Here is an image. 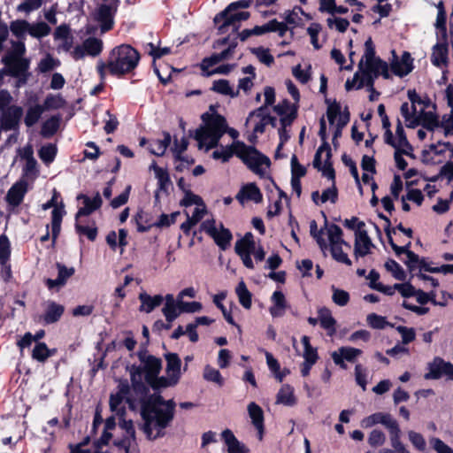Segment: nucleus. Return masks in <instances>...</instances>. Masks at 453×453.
<instances>
[{"label":"nucleus","mask_w":453,"mask_h":453,"mask_svg":"<svg viewBox=\"0 0 453 453\" xmlns=\"http://www.w3.org/2000/svg\"><path fill=\"white\" fill-rule=\"evenodd\" d=\"M27 182L19 180L12 185L4 198H24L27 191Z\"/></svg>","instance_id":"obj_55"},{"label":"nucleus","mask_w":453,"mask_h":453,"mask_svg":"<svg viewBox=\"0 0 453 453\" xmlns=\"http://www.w3.org/2000/svg\"><path fill=\"white\" fill-rule=\"evenodd\" d=\"M319 322L320 326L327 330L328 334H332L335 331L336 320L332 317L330 311L326 308H320L318 311Z\"/></svg>","instance_id":"obj_37"},{"label":"nucleus","mask_w":453,"mask_h":453,"mask_svg":"<svg viewBox=\"0 0 453 453\" xmlns=\"http://www.w3.org/2000/svg\"><path fill=\"white\" fill-rule=\"evenodd\" d=\"M248 412L249 416L252 421V424L258 431L259 439H262V434L264 431V413L263 410L260 406H258L256 403H250L248 405Z\"/></svg>","instance_id":"obj_27"},{"label":"nucleus","mask_w":453,"mask_h":453,"mask_svg":"<svg viewBox=\"0 0 453 453\" xmlns=\"http://www.w3.org/2000/svg\"><path fill=\"white\" fill-rule=\"evenodd\" d=\"M75 227L80 234L86 235L90 241H94L96 237V227L92 225H88L87 220H76Z\"/></svg>","instance_id":"obj_50"},{"label":"nucleus","mask_w":453,"mask_h":453,"mask_svg":"<svg viewBox=\"0 0 453 453\" xmlns=\"http://www.w3.org/2000/svg\"><path fill=\"white\" fill-rule=\"evenodd\" d=\"M61 115L56 114L47 119L41 127V134L44 138L52 137L58 130L61 123Z\"/></svg>","instance_id":"obj_33"},{"label":"nucleus","mask_w":453,"mask_h":453,"mask_svg":"<svg viewBox=\"0 0 453 453\" xmlns=\"http://www.w3.org/2000/svg\"><path fill=\"white\" fill-rule=\"evenodd\" d=\"M250 52L254 54L258 60L267 66H271L274 63V58L270 53L269 49H265L262 46L257 48H250Z\"/></svg>","instance_id":"obj_51"},{"label":"nucleus","mask_w":453,"mask_h":453,"mask_svg":"<svg viewBox=\"0 0 453 453\" xmlns=\"http://www.w3.org/2000/svg\"><path fill=\"white\" fill-rule=\"evenodd\" d=\"M211 90L223 96H229L231 97H236L239 96V90L237 89L234 91L230 86L229 81L225 79L214 81Z\"/></svg>","instance_id":"obj_38"},{"label":"nucleus","mask_w":453,"mask_h":453,"mask_svg":"<svg viewBox=\"0 0 453 453\" xmlns=\"http://www.w3.org/2000/svg\"><path fill=\"white\" fill-rule=\"evenodd\" d=\"M12 50L7 52L4 58H24L23 56L26 52V46L22 41L12 42Z\"/></svg>","instance_id":"obj_62"},{"label":"nucleus","mask_w":453,"mask_h":453,"mask_svg":"<svg viewBox=\"0 0 453 453\" xmlns=\"http://www.w3.org/2000/svg\"><path fill=\"white\" fill-rule=\"evenodd\" d=\"M3 64L5 65V70L8 72V76L17 78V87L19 88L27 82L30 73H28L30 61L27 58H2Z\"/></svg>","instance_id":"obj_10"},{"label":"nucleus","mask_w":453,"mask_h":453,"mask_svg":"<svg viewBox=\"0 0 453 453\" xmlns=\"http://www.w3.org/2000/svg\"><path fill=\"white\" fill-rule=\"evenodd\" d=\"M407 434L409 441L417 450L421 452H425L426 450V442L421 434L410 430Z\"/></svg>","instance_id":"obj_57"},{"label":"nucleus","mask_w":453,"mask_h":453,"mask_svg":"<svg viewBox=\"0 0 453 453\" xmlns=\"http://www.w3.org/2000/svg\"><path fill=\"white\" fill-rule=\"evenodd\" d=\"M302 343L304 347V351L303 354V357L305 361H310L313 364L316 363L318 359L317 351L315 349H313L310 344V339L308 336H303L302 337Z\"/></svg>","instance_id":"obj_60"},{"label":"nucleus","mask_w":453,"mask_h":453,"mask_svg":"<svg viewBox=\"0 0 453 453\" xmlns=\"http://www.w3.org/2000/svg\"><path fill=\"white\" fill-rule=\"evenodd\" d=\"M419 125L428 131H434L435 128L439 127L440 120L436 113L426 111L422 109L420 112L407 124V127L414 128Z\"/></svg>","instance_id":"obj_19"},{"label":"nucleus","mask_w":453,"mask_h":453,"mask_svg":"<svg viewBox=\"0 0 453 453\" xmlns=\"http://www.w3.org/2000/svg\"><path fill=\"white\" fill-rule=\"evenodd\" d=\"M141 403V429L146 438L154 441L165 436V430L174 418L175 402L173 399L165 400L160 395L154 394Z\"/></svg>","instance_id":"obj_1"},{"label":"nucleus","mask_w":453,"mask_h":453,"mask_svg":"<svg viewBox=\"0 0 453 453\" xmlns=\"http://www.w3.org/2000/svg\"><path fill=\"white\" fill-rule=\"evenodd\" d=\"M389 433L390 441L401 436V430L397 421L389 413H386L381 423Z\"/></svg>","instance_id":"obj_45"},{"label":"nucleus","mask_w":453,"mask_h":453,"mask_svg":"<svg viewBox=\"0 0 453 453\" xmlns=\"http://www.w3.org/2000/svg\"><path fill=\"white\" fill-rule=\"evenodd\" d=\"M265 358H266V364L269 367V369L274 373L275 378L281 381L283 378L288 373V371H280V364L278 361L273 357V356L269 353L265 352Z\"/></svg>","instance_id":"obj_54"},{"label":"nucleus","mask_w":453,"mask_h":453,"mask_svg":"<svg viewBox=\"0 0 453 453\" xmlns=\"http://www.w3.org/2000/svg\"><path fill=\"white\" fill-rule=\"evenodd\" d=\"M58 152V148L55 144L49 143L47 145L42 146L39 151L38 155L41 160L48 165L54 161Z\"/></svg>","instance_id":"obj_47"},{"label":"nucleus","mask_w":453,"mask_h":453,"mask_svg":"<svg viewBox=\"0 0 453 453\" xmlns=\"http://www.w3.org/2000/svg\"><path fill=\"white\" fill-rule=\"evenodd\" d=\"M231 147L234 155L241 158L256 173H262L261 165L269 166L271 164L268 157L259 152L255 147L246 145L243 142L237 141Z\"/></svg>","instance_id":"obj_7"},{"label":"nucleus","mask_w":453,"mask_h":453,"mask_svg":"<svg viewBox=\"0 0 453 453\" xmlns=\"http://www.w3.org/2000/svg\"><path fill=\"white\" fill-rule=\"evenodd\" d=\"M11 32L18 39H25V35L29 29V23L25 19H16L10 24Z\"/></svg>","instance_id":"obj_46"},{"label":"nucleus","mask_w":453,"mask_h":453,"mask_svg":"<svg viewBox=\"0 0 453 453\" xmlns=\"http://www.w3.org/2000/svg\"><path fill=\"white\" fill-rule=\"evenodd\" d=\"M408 99L411 103V109L413 110L414 113H417V108L416 104H423L424 107H429L431 104L430 98L426 96L424 98H422L415 89H409L407 92Z\"/></svg>","instance_id":"obj_56"},{"label":"nucleus","mask_w":453,"mask_h":453,"mask_svg":"<svg viewBox=\"0 0 453 453\" xmlns=\"http://www.w3.org/2000/svg\"><path fill=\"white\" fill-rule=\"evenodd\" d=\"M385 80L390 79L388 65L380 57H376L374 43L371 37L365 42V54L358 64V71L354 74L352 80H347L346 90L360 89L369 87L373 90V84L379 76Z\"/></svg>","instance_id":"obj_2"},{"label":"nucleus","mask_w":453,"mask_h":453,"mask_svg":"<svg viewBox=\"0 0 453 453\" xmlns=\"http://www.w3.org/2000/svg\"><path fill=\"white\" fill-rule=\"evenodd\" d=\"M288 30V27L283 22L278 21L276 19L269 20L262 26H255L253 27L254 35L259 36L266 33H278L280 37L285 36Z\"/></svg>","instance_id":"obj_22"},{"label":"nucleus","mask_w":453,"mask_h":453,"mask_svg":"<svg viewBox=\"0 0 453 453\" xmlns=\"http://www.w3.org/2000/svg\"><path fill=\"white\" fill-rule=\"evenodd\" d=\"M163 136L162 140L157 139L150 142L149 150L151 154L161 157L165 153L166 149L171 143L172 137L170 133L166 131L163 132Z\"/></svg>","instance_id":"obj_35"},{"label":"nucleus","mask_w":453,"mask_h":453,"mask_svg":"<svg viewBox=\"0 0 453 453\" xmlns=\"http://www.w3.org/2000/svg\"><path fill=\"white\" fill-rule=\"evenodd\" d=\"M202 230L208 234L222 250H226L232 240V234L221 224L216 225L214 219H207L201 225Z\"/></svg>","instance_id":"obj_11"},{"label":"nucleus","mask_w":453,"mask_h":453,"mask_svg":"<svg viewBox=\"0 0 453 453\" xmlns=\"http://www.w3.org/2000/svg\"><path fill=\"white\" fill-rule=\"evenodd\" d=\"M201 119L211 134H218V136H222L227 130L226 118L219 113L204 112Z\"/></svg>","instance_id":"obj_18"},{"label":"nucleus","mask_w":453,"mask_h":453,"mask_svg":"<svg viewBox=\"0 0 453 453\" xmlns=\"http://www.w3.org/2000/svg\"><path fill=\"white\" fill-rule=\"evenodd\" d=\"M142 362L143 364L142 369L145 371V380L146 381L151 380L155 376H157L161 370V361L160 359L153 357L148 356L146 357L142 358Z\"/></svg>","instance_id":"obj_29"},{"label":"nucleus","mask_w":453,"mask_h":453,"mask_svg":"<svg viewBox=\"0 0 453 453\" xmlns=\"http://www.w3.org/2000/svg\"><path fill=\"white\" fill-rule=\"evenodd\" d=\"M139 300L141 302L140 311L146 313H150L156 307L161 304V303L163 302V296L160 295L151 296L146 292H142L139 295Z\"/></svg>","instance_id":"obj_30"},{"label":"nucleus","mask_w":453,"mask_h":453,"mask_svg":"<svg viewBox=\"0 0 453 453\" xmlns=\"http://www.w3.org/2000/svg\"><path fill=\"white\" fill-rule=\"evenodd\" d=\"M64 312V306L51 302L48 304L43 316L44 322L51 324L58 321Z\"/></svg>","instance_id":"obj_40"},{"label":"nucleus","mask_w":453,"mask_h":453,"mask_svg":"<svg viewBox=\"0 0 453 453\" xmlns=\"http://www.w3.org/2000/svg\"><path fill=\"white\" fill-rule=\"evenodd\" d=\"M130 377L132 381L131 393L134 394L141 401L143 400L147 387L142 382V368L137 366H132L130 368Z\"/></svg>","instance_id":"obj_20"},{"label":"nucleus","mask_w":453,"mask_h":453,"mask_svg":"<svg viewBox=\"0 0 453 453\" xmlns=\"http://www.w3.org/2000/svg\"><path fill=\"white\" fill-rule=\"evenodd\" d=\"M327 104L326 118L328 119L330 127L334 128V135L332 142L336 149L338 146V137L340 136V103L335 100L332 103L329 98L325 99Z\"/></svg>","instance_id":"obj_16"},{"label":"nucleus","mask_w":453,"mask_h":453,"mask_svg":"<svg viewBox=\"0 0 453 453\" xmlns=\"http://www.w3.org/2000/svg\"><path fill=\"white\" fill-rule=\"evenodd\" d=\"M83 46L88 55L96 57L103 51L104 43L101 39L88 37L83 42Z\"/></svg>","instance_id":"obj_44"},{"label":"nucleus","mask_w":453,"mask_h":453,"mask_svg":"<svg viewBox=\"0 0 453 453\" xmlns=\"http://www.w3.org/2000/svg\"><path fill=\"white\" fill-rule=\"evenodd\" d=\"M253 4H255V0H238L230 3L223 11L217 13L213 22L218 26V33L225 34L230 25L248 20L250 18V12L237 11L239 9H247Z\"/></svg>","instance_id":"obj_4"},{"label":"nucleus","mask_w":453,"mask_h":453,"mask_svg":"<svg viewBox=\"0 0 453 453\" xmlns=\"http://www.w3.org/2000/svg\"><path fill=\"white\" fill-rule=\"evenodd\" d=\"M127 233L125 229H119V233L110 232L106 236V242L112 250H116L117 246L121 248V253L124 247L127 245Z\"/></svg>","instance_id":"obj_36"},{"label":"nucleus","mask_w":453,"mask_h":453,"mask_svg":"<svg viewBox=\"0 0 453 453\" xmlns=\"http://www.w3.org/2000/svg\"><path fill=\"white\" fill-rule=\"evenodd\" d=\"M50 355V350L48 349L46 344L42 342L37 343L32 353L33 358L40 362L45 361Z\"/></svg>","instance_id":"obj_61"},{"label":"nucleus","mask_w":453,"mask_h":453,"mask_svg":"<svg viewBox=\"0 0 453 453\" xmlns=\"http://www.w3.org/2000/svg\"><path fill=\"white\" fill-rule=\"evenodd\" d=\"M173 377H157L155 376L151 380L146 381L153 389H161L176 385L178 382H173Z\"/></svg>","instance_id":"obj_58"},{"label":"nucleus","mask_w":453,"mask_h":453,"mask_svg":"<svg viewBox=\"0 0 453 453\" xmlns=\"http://www.w3.org/2000/svg\"><path fill=\"white\" fill-rule=\"evenodd\" d=\"M271 301L273 305L270 307V314L273 317H282L288 307L285 296L281 291H274Z\"/></svg>","instance_id":"obj_28"},{"label":"nucleus","mask_w":453,"mask_h":453,"mask_svg":"<svg viewBox=\"0 0 453 453\" xmlns=\"http://www.w3.org/2000/svg\"><path fill=\"white\" fill-rule=\"evenodd\" d=\"M203 377L205 380L213 382L219 387H222L224 384V379L219 371L210 365H206L204 367Z\"/></svg>","instance_id":"obj_53"},{"label":"nucleus","mask_w":453,"mask_h":453,"mask_svg":"<svg viewBox=\"0 0 453 453\" xmlns=\"http://www.w3.org/2000/svg\"><path fill=\"white\" fill-rule=\"evenodd\" d=\"M430 60L435 67H448L449 63V46L445 43H435L432 48Z\"/></svg>","instance_id":"obj_24"},{"label":"nucleus","mask_w":453,"mask_h":453,"mask_svg":"<svg viewBox=\"0 0 453 453\" xmlns=\"http://www.w3.org/2000/svg\"><path fill=\"white\" fill-rule=\"evenodd\" d=\"M50 27L47 23L40 21L33 25L29 24L28 34L32 37L40 39L47 36L50 33Z\"/></svg>","instance_id":"obj_49"},{"label":"nucleus","mask_w":453,"mask_h":453,"mask_svg":"<svg viewBox=\"0 0 453 453\" xmlns=\"http://www.w3.org/2000/svg\"><path fill=\"white\" fill-rule=\"evenodd\" d=\"M315 220L310 223L311 234L317 239L324 254H330L336 261H340V228L336 225L326 226L319 234Z\"/></svg>","instance_id":"obj_5"},{"label":"nucleus","mask_w":453,"mask_h":453,"mask_svg":"<svg viewBox=\"0 0 453 453\" xmlns=\"http://www.w3.org/2000/svg\"><path fill=\"white\" fill-rule=\"evenodd\" d=\"M257 247L250 233L246 234L243 238L235 242V252L241 257L243 265L249 269H254L255 267L251 255L257 250Z\"/></svg>","instance_id":"obj_12"},{"label":"nucleus","mask_w":453,"mask_h":453,"mask_svg":"<svg viewBox=\"0 0 453 453\" xmlns=\"http://www.w3.org/2000/svg\"><path fill=\"white\" fill-rule=\"evenodd\" d=\"M234 198H263L262 192L254 182L244 184Z\"/></svg>","instance_id":"obj_41"},{"label":"nucleus","mask_w":453,"mask_h":453,"mask_svg":"<svg viewBox=\"0 0 453 453\" xmlns=\"http://www.w3.org/2000/svg\"><path fill=\"white\" fill-rule=\"evenodd\" d=\"M44 111V109L39 104L28 107L24 118L25 125L27 127H34L39 121Z\"/></svg>","instance_id":"obj_39"},{"label":"nucleus","mask_w":453,"mask_h":453,"mask_svg":"<svg viewBox=\"0 0 453 453\" xmlns=\"http://www.w3.org/2000/svg\"><path fill=\"white\" fill-rule=\"evenodd\" d=\"M182 205L186 208L185 214L187 218L193 220L196 224L203 219L205 220L207 219H213L202 200H182Z\"/></svg>","instance_id":"obj_15"},{"label":"nucleus","mask_w":453,"mask_h":453,"mask_svg":"<svg viewBox=\"0 0 453 453\" xmlns=\"http://www.w3.org/2000/svg\"><path fill=\"white\" fill-rule=\"evenodd\" d=\"M57 269L58 278L55 280H46V285L50 289L61 288L66 284L68 279L71 278L75 273V269L73 267H66L65 265L59 263L57 264Z\"/></svg>","instance_id":"obj_23"},{"label":"nucleus","mask_w":453,"mask_h":453,"mask_svg":"<svg viewBox=\"0 0 453 453\" xmlns=\"http://www.w3.org/2000/svg\"><path fill=\"white\" fill-rule=\"evenodd\" d=\"M52 208L51 211V232H52V240L56 241L58 238L60 230H61V222L65 215L66 211L65 210V205L63 203H55L54 200L49 201L47 203L42 205L43 210H47Z\"/></svg>","instance_id":"obj_17"},{"label":"nucleus","mask_w":453,"mask_h":453,"mask_svg":"<svg viewBox=\"0 0 453 453\" xmlns=\"http://www.w3.org/2000/svg\"><path fill=\"white\" fill-rule=\"evenodd\" d=\"M240 303L245 308L250 309L251 306V294L248 290L244 281H240L235 289Z\"/></svg>","instance_id":"obj_48"},{"label":"nucleus","mask_w":453,"mask_h":453,"mask_svg":"<svg viewBox=\"0 0 453 453\" xmlns=\"http://www.w3.org/2000/svg\"><path fill=\"white\" fill-rule=\"evenodd\" d=\"M406 265L410 271H414L416 268H419L420 271L425 270L427 272L438 273L443 271L444 273L450 272L452 265H443L440 268L428 267L425 260L419 259L418 256L412 251H408L407 260L405 261Z\"/></svg>","instance_id":"obj_25"},{"label":"nucleus","mask_w":453,"mask_h":453,"mask_svg":"<svg viewBox=\"0 0 453 453\" xmlns=\"http://www.w3.org/2000/svg\"><path fill=\"white\" fill-rule=\"evenodd\" d=\"M23 113V108L17 104H12L5 111H1L0 123L3 131H19Z\"/></svg>","instance_id":"obj_13"},{"label":"nucleus","mask_w":453,"mask_h":453,"mask_svg":"<svg viewBox=\"0 0 453 453\" xmlns=\"http://www.w3.org/2000/svg\"><path fill=\"white\" fill-rule=\"evenodd\" d=\"M391 54L390 69L395 75L403 78L412 72L414 69L413 58L409 51H403L401 59L395 50H391Z\"/></svg>","instance_id":"obj_14"},{"label":"nucleus","mask_w":453,"mask_h":453,"mask_svg":"<svg viewBox=\"0 0 453 453\" xmlns=\"http://www.w3.org/2000/svg\"><path fill=\"white\" fill-rule=\"evenodd\" d=\"M319 135L322 141V144L315 153L313 166L318 170H321L323 172V175L326 176L328 179H334L335 173L331 162L332 150L327 142L326 124L324 117L319 120Z\"/></svg>","instance_id":"obj_6"},{"label":"nucleus","mask_w":453,"mask_h":453,"mask_svg":"<svg viewBox=\"0 0 453 453\" xmlns=\"http://www.w3.org/2000/svg\"><path fill=\"white\" fill-rule=\"evenodd\" d=\"M124 400H126L131 407H134L135 403L142 402L131 393L130 387L127 381H120L118 386V392L111 395L110 397L111 411L120 417L125 413V408L123 406Z\"/></svg>","instance_id":"obj_9"},{"label":"nucleus","mask_w":453,"mask_h":453,"mask_svg":"<svg viewBox=\"0 0 453 453\" xmlns=\"http://www.w3.org/2000/svg\"><path fill=\"white\" fill-rule=\"evenodd\" d=\"M120 4L119 0L109 4H101L92 13V18L99 24L102 34L111 31L114 27V18Z\"/></svg>","instance_id":"obj_8"},{"label":"nucleus","mask_w":453,"mask_h":453,"mask_svg":"<svg viewBox=\"0 0 453 453\" xmlns=\"http://www.w3.org/2000/svg\"><path fill=\"white\" fill-rule=\"evenodd\" d=\"M221 436L227 446L228 453H247L245 447L236 439L230 430H224Z\"/></svg>","instance_id":"obj_34"},{"label":"nucleus","mask_w":453,"mask_h":453,"mask_svg":"<svg viewBox=\"0 0 453 453\" xmlns=\"http://www.w3.org/2000/svg\"><path fill=\"white\" fill-rule=\"evenodd\" d=\"M101 207V200H85L84 205L76 213V220H86L85 218Z\"/></svg>","instance_id":"obj_42"},{"label":"nucleus","mask_w":453,"mask_h":453,"mask_svg":"<svg viewBox=\"0 0 453 453\" xmlns=\"http://www.w3.org/2000/svg\"><path fill=\"white\" fill-rule=\"evenodd\" d=\"M395 134L397 137V149H400V147H405L409 150H412V146L409 142L405 131L403 129V124L400 119L397 121L396 128H395Z\"/></svg>","instance_id":"obj_59"},{"label":"nucleus","mask_w":453,"mask_h":453,"mask_svg":"<svg viewBox=\"0 0 453 453\" xmlns=\"http://www.w3.org/2000/svg\"><path fill=\"white\" fill-rule=\"evenodd\" d=\"M296 403L294 388L288 385H283L276 395V403L284 406H294Z\"/></svg>","instance_id":"obj_32"},{"label":"nucleus","mask_w":453,"mask_h":453,"mask_svg":"<svg viewBox=\"0 0 453 453\" xmlns=\"http://www.w3.org/2000/svg\"><path fill=\"white\" fill-rule=\"evenodd\" d=\"M167 362L166 374L173 377V382H178L180 378V365L181 361L179 357L174 353H169L165 356Z\"/></svg>","instance_id":"obj_31"},{"label":"nucleus","mask_w":453,"mask_h":453,"mask_svg":"<svg viewBox=\"0 0 453 453\" xmlns=\"http://www.w3.org/2000/svg\"><path fill=\"white\" fill-rule=\"evenodd\" d=\"M344 226L352 231L354 234V237L365 232V223L363 220H360L357 217H351L350 219H346L343 222Z\"/></svg>","instance_id":"obj_52"},{"label":"nucleus","mask_w":453,"mask_h":453,"mask_svg":"<svg viewBox=\"0 0 453 453\" xmlns=\"http://www.w3.org/2000/svg\"><path fill=\"white\" fill-rule=\"evenodd\" d=\"M66 102L64 99V97L60 95H52L49 94L46 98L44 99V102L42 105V107L44 109V111H50V110H58L61 108H64Z\"/></svg>","instance_id":"obj_43"},{"label":"nucleus","mask_w":453,"mask_h":453,"mask_svg":"<svg viewBox=\"0 0 453 453\" xmlns=\"http://www.w3.org/2000/svg\"><path fill=\"white\" fill-rule=\"evenodd\" d=\"M429 442L436 453H453V449L437 437L430 438Z\"/></svg>","instance_id":"obj_64"},{"label":"nucleus","mask_w":453,"mask_h":453,"mask_svg":"<svg viewBox=\"0 0 453 453\" xmlns=\"http://www.w3.org/2000/svg\"><path fill=\"white\" fill-rule=\"evenodd\" d=\"M386 441V435L385 434L379 429H373L368 437V443L372 447H379L384 444Z\"/></svg>","instance_id":"obj_63"},{"label":"nucleus","mask_w":453,"mask_h":453,"mask_svg":"<svg viewBox=\"0 0 453 453\" xmlns=\"http://www.w3.org/2000/svg\"><path fill=\"white\" fill-rule=\"evenodd\" d=\"M375 245L372 243L367 230L357 235L354 241V255L357 258L372 253Z\"/></svg>","instance_id":"obj_21"},{"label":"nucleus","mask_w":453,"mask_h":453,"mask_svg":"<svg viewBox=\"0 0 453 453\" xmlns=\"http://www.w3.org/2000/svg\"><path fill=\"white\" fill-rule=\"evenodd\" d=\"M140 59L139 51L130 44L118 45L111 49L108 56L109 73L117 78L133 73Z\"/></svg>","instance_id":"obj_3"},{"label":"nucleus","mask_w":453,"mask_h":453,"mask_svg":"<svg viewBox=\"0 0 453 453\" xmlns=\"http://www.w3.org/2000/svg\"><path fill=\"white\" fill-rule=\"evenodd\" d=\"M452 369L453 365L450 363L445 362L440 357H435L430 364V371L425 375V378L427 380H436L442 374L448 375Z\"/></svg>","instance_id":"obj_26"}]
</instances>
